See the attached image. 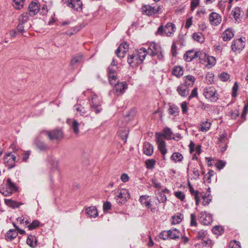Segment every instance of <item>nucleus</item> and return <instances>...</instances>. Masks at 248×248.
<instances>
[{
    "label": "nucleus",
    "mask_w": 248,
    "mask_h": 248,
    "mask_svg": "<svg viewBox=\"0 0 248 248\" xmlns=\"http://www.w3.org/2000/svg\"><path fill=\"white\" fill-rule=\"evenodd\" d=\"M30 15L26 12L21 15L18 18L19 23L16 29L20 33H23L28 30L31 27V24L29 22Z\"/></svg>",
    "instance_id": "f257e3e1"
},
{
    "label": "nucleus",
    "mask_w": 248,
    "mask_h": 248,
    "mask_svg": "<svg viewBox=\"0 0 248 248\" xmlns=\"http://www.w3.org/2000/svg\"><path fill=\"white\" fill-rule=\"evenodd\" d=\"M148 54L152 57H156L160 61L164 60L163 51L161 47L158 44L152 42L149 44Z\"/></svg>",
    "instance_id": "f03ea898"
},
{
    "label": "nucleus",
    "mask_w": 248,
    "mask_h": 248,
    "mask_svg": "<svg viewBox=\"0 0 248 248\" xmlns=\"http://www.w3.org/2000/svg\"><path fill=\"white\" fill-rule=\"evenodd\" d=\"M176 28L175 26L172 23H168L165 27L160 26L158 27L156 35H165L170 37L173 35Z\"/></svg>",
    "instance_id": "7ed1b4c3"
},
{
    "label": "nucleus",
    "mask_w": 248,
    "mask_h": 248,
    "mask_svg": "<svg viewBox=\"0 0 248 248\" xmlns=\"http://www.w3.org/2000/svg\"><path fill=\"white\" fill-rule=\"evenodd\" d=\"M114 194L116 202L121 204L125 203L130 197L129 191L126 189H119Z\"/></svg>",
    "instance_id": "20e7f679"
},
{
    "label": "nucleus",
    "mask_w": 248,
    "mask_h": 248,
    "mask_svg": "<svg viewBox=\"0 0 248 248\" xmlns=\"http://www.w3.org/2000/svg\"><path fill=\"white\" fill-rule=\"evenodd\" d=\"M17 190V187L10 178H8L6 180V187L0 189V192L5 196H10Z\"/></svg>",
    "instance_id": "39448f33"
},
{
    "label": "nucleus",
    "mask_w": 248,
    "mask_h": 248,
    "mask_svg": "<svg viewBox=\"0 0 248 248\" xmlns=\"http://www.w3.org/2000/svg\"><path fill=\"white\" fill-rule=\"evenodd\" d=\"M203 94L206 99L211 102H216L218 98L216 90L212 87L204 88L203 91Z\"/></svg>",
    "instance_id": "423d86ee"
},
{
    "label": "nucleus",
    "mask_w": 248,
    "mask_h": 248,
    "mask_svg": "<svg viewBox=\"0 0 248 248\" xmlns=\"http://www.w3.org/2000/svg\"><path fill=\"white\" fill-rule=\"evenodd\" d=\"M245 46V40L240 38L233 40L232 43L231 49L235 53L240 52L244 49Z\"/></svg>",
    "instance_id": "0eeeda50"
},
{
    "label": "nucleus",
    "mask_w": 248,
    "mask_h": 248,
    "mask_svg": "<svg viewBox=\"0 0 248 248\" xmlns=\"http://www.w3.org/2000/svg\"><path fill=\"white\" fill-rule=\"evenodd\" d=\"M90 104L91 108L94 110L96 113H98L101 111V102L97 95L93 94L92 95L91 99L90 100Z\"/></svg>",
    "instance_id": "6e6552de"
},
{
    "label": "nucleus",
    "mask_w": 248,
    "mask_h": 248,
    "mask_svg": "<svg viewBox=\"0 0 248 248\" xmlns=\"http://www.w3.org/2000/svg\"><path fill=\"white\" fill-rule=\"evenodd\" d=\"M149 198L148 196L142 195L140 197L139 201L141 204L148 210H150L151 212L155 213L157 211L156 208L153 206L151 201Z\"/></svg>",
    "instance_id": "1a4fd4ad"
},
{
    "label": "nucleus",
    "mask_w": 248,
    "mask_h": 248,
    "mask_svg": "<svg viewBox=\"0 0 248 248\" xmlns=\"http://www.w3.org/2000/svg\"><path fill=\"white\" fill-rule=\"evenodd\" d=\"M41 135H46L50 140H59L62 138L63 134L61 130H54L52 131H43Z\"/></svg>",
    "instance_id": "9d476101"
},
{
    "label": "nucleus",
    "mask_w": 248,
    "mask_h": 248,
    "mask_svg": "<svg viewBox=\"0 0 248 248\" xmlns=\"http://www.w3.org/2000/svg\"><path fill=\"white\" fill-rule=\"evenodd\" d=\"M16 157L11 153L6 154L4 157V162L8 169H10L15 166Z\"/></svg>",
    "instance_id": "9b49d317"
},
{
    "label": "nucleus",
    "mask_w": 248,
    "mask_h": 248,
    "mask_svg": "<svg viewBox=\"0 0 248 248\" xmlns=\"http://www.w3.org/2000/svg\"><path fill=\"white\" fill-rule=\"evenodd\" d=\"M43 135H41V133L39 136L37 137L34 141V143L36 148L41 151H46L49 149V147L42 140V137Z\"/></svg>",
    "instance_id": "f8f14e48"
},
{
    "label": "nucleus",
    "mask_w": 248,
    "mask_h": 248,
    "mask_svg": "<svg viewBox=\"0 0 248 248\" xmlns=\"http://www.w3.org/2000/svg\"><path fill=\"white\" fill-rule=\"evenodd\" d=\"M129 45L124 42L121 44L116 50L115 53L120 58H124L128 49Z\"/></svg>",
    "instance_id": "ddd939ff"
},
{
    "label": "nucleus",
    "mask_w": 248,
    "mask_h": 248,
    "mask_svg": "<svg viewBox=\"0 0 248 248\" xmlns=\"http://www.w3.org/2000/svg\"><path fill=\"white\" fill-rule=\"evenodd\" d=\"M127 62L132 67H136L141 63V61L139 60L135 52L131 54H129L127 58Z\"/></svg>",
    "instance_id": "4468645a"
},
{
    "label": "nucleus",
    "mask_w": 248,
    "mask_h": 248,
    "mask_svg": "<svg viewBox=\"0 0 248 248\" xmlns=\"http://www.w3.org/2000/svg\"><path fill=\"white\" fill-rule=\"evenodd\" d=\"M209 20L212 25L217 26L221 22V16L216 12H212L209 16Z\"/></svg>",
    "instance_id": "2eb2a0df"
},
{
    "label": "nucleus",
    "mask_w": 248,
    "mask_h": 248,
    "mask_svg": "<svg viewBox=\"0 0 248 248\" xmlns=\"http://www.w3.org/2000/svg\"><path fill=\"white\" fill-rule=\"evenodd\" d=\"M200 221L204 225H210L213 221L212 216L210 214H207L206 212H202L201 213Z\"/></svg>",
    "instance_id": "dca6fc26"
},
{
    "label": "nucleus",
    "mask_w": 248,
    "mask_h": 248,
    "mask_svg": "<svg viewBox=\"0 0 248 248\" xmlns=\"http://www.w3.org/2000/svg\"><path fill=\"white\" fill-rule=\"evenodd\" d=\"M200 53L199 52H194L193 50L188 51L184 54V59L186 62H189L192 61L195 58L199 57L200 59H201L202 56H200Z\"/></svg>",
    "instance_id": "f3484780"
},
{
    "label": "nucleus",
    "mask_w": 248,
    "mask_h": 248,
    "mask_svg": "<svg viewBox=\"0 0 248 248\" xmlns=\"http://www.w3.org/2000/svg\"><path fill=\"white\" fill-rule=\"evenodd\" d=\"M67 5L78 11L82 9V3L80 0H70L67 1Z\"/></svg>",
    "instance_id": "a211bd4d"
},
{
    "label": "nucleus",
    "mask_w": 248,
    "mask_h": 248,
    "mask_svg": "<svg viewBox=\"0 0 248 248\" xmlns=\"http://www.w3.org/2000/svg\"><path fill=\"white\" fill-rule=\"evenodd\" d=\"M234 35V32L233 30L228 28L222 33L221 37L224 41H228L233 37Z\"/></svg>",
    "instance_id": "6ab92c4d"
},
{
    "label": "nucleus",
    "mask_w": 248,
    "mask_h": 248,
    "mask_svg": "<svg viewBox=\"0 0 248 248\" xmlns=\"http://www.w3.org/2000/svg\"><path fill=\"white\" fill-rule=\"evenodd\" d=\"M113 86H114L115 92L117 94H123L124 91L127 88V85L125 82H117L116 84Z\"/></svg>",
    "instance_id": "aec40b11"
},
{
    "label": "nucleus",
    "mask_w": 248,
    "mask_h": 248,
    "mask_svg": "<svg viewBox=\"0 0 248 248\" xmlns=\"http://www.w3.org/2000/svg\"><path fill=\"white\" fill-rule=\"evenodd\" d=\"M39 3L36 2H31L29 6V13H28L31 16H34L36 15L39 10Z\"/></svg>",
    "instance_id": "412c9836"
},
{
    "label": "nucleus",
    "mask_w": 248,
    "mask_h": 248,
    "mask_svg": "<svg viewBox=\"0 0 248 248\" xmlns=\"http://www.w3.org/2000/svg\"><path fill=\"white\" fill-rule=\"evenodd\" d=\"M141 11L143 14H145L148 16H151L157 12L154 7L149 5H144L142 6Z\"/></svg>",
    "instance_id": "4be33fe9"
},
{
    "label": "nucleus",
    "mask_w": 248,
    "mask_h": 248,
    "mask_svg": "<svg viewBox=\"0 0 248 248\" xmlns=\"http://www.w3.org/2000/svg\"><path fill=\"white\" fill-rule=\"evenodd\" d=\"M168 236L169 239H177L179 238L181 234L180 231L177 229H172L168 231Z\"/></svg>",
    "instance_id": "5701e85b"
},
{
    "label": "nucleus",
    "mask_w": 248,
    "mask_h": 248,
    "mask_svg": "<svg viewBox=\"0 0 248 248\" xmlns=\"http://www.w3.org/2000/svg\"><path fill=\"white\" fill-rule=\"evenodd\" d=\"M135 52L136 55L138 56L139 60L141 61V63L143 62L146 56L148 54L147 50L145 48L143 47L136 50Z\"/></svg>",
    "instance_id": "b1692460"
},
{
    "label": "nucleus",
    "mask_w": 248,
    "mask_h": 248,
    "mask_svg": "<svg viewBox=\"0 0 248 248\" xmlns=\"http://www.w3.org/2000/svg\"><path fill=\"white\" fill-rule=\"evenodd\" d=\"M156 142L158 144V149L160 150L161 153L163 155H165L167 153V150L166 148V143L159 137H156Z\"/></svg>",
    "instance_id": "393cba45"
},
{
    "label": "nucleus",
    "mask_w": 248,
    "mask_h": 248,
    "mask_svg": "<svg viewBox=\"0 0 248 248\" xmlns=\"http://www.w3.org/2000/svg\"><path fill=\"white\" fill-rule=\"evenodd\" d=\"M173 133L172 131L170 128L166 127L163 130V133L162 134H158L156 133V135H158L157 137H159L162 139V137H164L166 139L169 140L172 138V135Z\"/></svg>",
    "instance_id": "a878e982"
},
{
    "label": "nucleus",
    "mask_w": 248,
    "mask_h": 248,
    "mask_svg": "<svg viewBox=\"0 0 248 248\" xmlns=\"http://www.w3.org/2000/svg\"><path fill=\"white\" fill-rule=\"evenodd\" d=\"M183 80L184 81V85L189 87H192L195 81V78L192 75H187L183 78Z\"/></svg>",
    "instance_id": "bb28decb"
},
{
    "label": "nucleus",
    "mask_w": 248,
    "mask_h": 248,
    "mask_svg": "<svg viewBox=\"0 0 248 248\" xmlns=\"http://www.w3.org/2000/svg\"><path fill=\"white\" fill-rule=\"evenodd\" d=\"M179 94L183 97H186L189 93L188 87L184 85H179L177 89Z\"/></svg>",
    "instance_id": "cd10ccee"
},
{
    "label": "nucleus",
    "mask_w": 248,
    "mask_h": 248,
    "mask_svg": "<svg viewBox=\"0 0 248 248\" xmlns=\"http://www.w3.org/2000/svg\"><path fill=\"white\" fill-rule=\"evenodd\" d=\"M86 214L91 217H95L98 216L97 210L95 206H90L86 208Z\"/></svg>",
    "instance_id": "c85d7f7f"
},
{
    "label": "nucleus",
    "mask_w": 248,
    "mask_h": 248,
    "mask_svg": "<svg viewBox=\"0 0 248 248\" xmlns=\"http://www.w3.org/2000/svg\"><path fill=\"white\" fill-rule=\"evenodd\" d=\"M144 154L150 156L153 153V146L149 143H145L143 146Z\"/></svg>",
    "instance_id": "c756f323"
},
{
    "label": "nucleus",
    "mask_w": 248,
    "mask_h": 248,
    "mask_svg": "<svg viewBox=\"0 0 248 248\" xmlns=\"http://www.w3.org/2000/svg\"><path fill=\"white\" fill-rule=\"evenodd\" d=\"M79 123L76 120H73L70 124V127L73 130L74 133L77 135L79 132Z\"/></svg>",
    "instance_id": "7c9ffc66"
},
{
    "label": "nucleus",
    "mask_w": 248,
    "mask_h": 248,
    "mask_svg": "<svg viewBox=\"0 0 248 248\" xmlns=\"http://www.w3.org/2000/svg\"><path fill=\"white\" fill-rule=\"evenodd\" d=\"M200 196L203 199L202 204L204 206L209 205L212 200L211 196L209 194L206 195L204 192L200 193Z\"/></svg>",
    "instance_id": "2f4dec72"
},
{
    "label": "nucleus",
    "mask_w": 248,
    "mask_h": 248,
    "mask_svg": "<svg viewBox=\"0 0 248 248\" xmlns=\"http://www.w3.org/2000/svg\"><path fill=\"white\" fill-rule=\"evenodd\" d=\"M5 203L7 206L13 208H18L20 205L23 204L22 202H17L8 199L5 200Z\"/></svg>",
    "instance_id": "473e14b6"
},
{
    "label": "nucleus",
    "mask_w": 248,
    "mask_h": 248,
    "mask_svg": "<svg viewBox=\"0 0 248 248\" xmlns=\"http://www.w3.org/2000/svg\"><path fill=\"white\" fill-rule=\"evenodd\" d=\"M192 37L195 41L199 43H203L204 42V37L202 32H194L192 35Z\"/></svg>",
    "instance_id": "72a5a7b5"
},
{
    "label": "nucleus",
    "mask_w": 248,
    "mask_h": 248,
    "mask_svg": "<svg viewBox=\"0 0 248 248\" xmlns=\"http://www.w3.org/2000/svg\"><path fill=\"white\" fill-rule=\"evenodd\" d=\"M172 74L173 75L180 78L183 75V69L180 66H175L173 68Z\"/></svg>",
    "instance_id": "f704fd0d"
},
{
    "label": "nucleus",
    "mask_w": 248,
    "mask_h": 248,
    "mask_svg": "<svg viewBox=\"0 0 248 248\" xmlns=\"http://www.w3.org/2000/svg\"><path fill=\"white\" fill-rule=\"evenodd\" d=\"M83 59V55L81 54H78L73 57L71 61V64L74 66L77 63H80L82 62Z\"/></svg>",
    "instance_id": "c9c22d12"
},
{
    "label": "nucleus",
    "mask_w": 248,
    "mask_h": 248,
    "mask_svg": "<svg viewBox=\"0 0 248 248\" xmlns=\"http://www.w3.org/2000/svg\"><path fill=\"white\" fill-rule=\"evenodd\" d=\"M184 157L183 155L179 152H175L172 154L170 159L175 163L181 162L183 160Z\"/></svg>",
    "instance_id": "e433bc0d"
},
{
    "label": "nucleus",
    "mask_w": 248,
    "mask_h": 248,
    "mask_svg": "<svg viewBox=\"0 0 248 248\" xmlns=\"http://www.w3.org/2000/svg\"><path fill=\"white\" fill-rule=\"evenodd\" d=\"M156 199L160 203H165L167 201L166 195L163 193V192L156 191Z\"/></svg>",
    "instance_id": "4c0bfd02"
},
{
    "label": "nucleus",
    "mask_w": 248,
    "mask_h": 248,
    "mask_svg": "<svg viewBox=\"0 0 248 248\" xmlns=\"http://www.w3.org/2000/svg\"><path fill=\"white\" fill-rule=\"evenodd\" d=\"M200 130L202 132L207 131L209 129L211 126V123L208 121L201 122L200 124Z\"/></svg>",
    "instance_id": "58836bf2"
},
{
    "label": "nucleus",
    "mask_w": 248,
    "mask_h": 248,
    "mask_svg": "<svg viewBox=\"0 0 248 248\" xmlns=\"http://www.w3.org/2000/svg\"><path fill=\"white\" fill-rule=\"evenodd\" d=\"M204 55V56H202L201 59H202V57H204L205 59V61L207 62V64L210 67H212L215 64L216 59L214 57L212 56H207L205 54Z\"/></svg>",
    "instance_id": "ea45409f"
},
{
    "label": "nucleus",
    "mask_w": 248,
    "mask_h": 248,
    "mask_svg": "<svg viewBox=\"0 0 248 248\" xmlns=\"http://www.w3.org/2000/svg\"><path fill=\"white\" fill-rule=\"evenodd\" d=\"M36 238L34 235H29L27 239V243L31 247H34L36 245Z\"/></svg>",
    "instance_id": "a19ab883"
},
{
    "label": "nucleus",
    "mask_w": 248,
    "mask_h": 248,
    "mask_svg": "<svg viewBox=\"0 0 248 248\" xmlns=\"http://www.w3.org/2000/svg\"><path fill=\"white\" fill-rule=\"evenodd\" d=\"M183 218V216L181 214L178 213L176 215L172 217V224H177L180 223Z\"/></svg>",
    "instance_id": "79ce46f5"
},
{
    "label": "nucleus",
    "mask_w": 248,
    "mask_h": 248,
    "mask_svg": "<svg viewBox=\"0 0 248 248\" xmlns=\"http://www.w3.org/2000/svg\"><path fill=\"white\" fill-rule=\"evenodd\" d=\"M74 108L77 112H79L81 116L85 115L87 112L85 108L79 104H77L75 105Z\"/></svg>",
    "instance_id": "37998d69"
},
{
    "label": "nucleus",
    "mask_w": 248,
    "mask_h": 248,
    "mask_svg": "<svg viewBox=\"0 0 248 248\" xmlns=\"http://www.w3.org/2000/svg\"><path fill=\"white\" fill-rule=\"evenodd\" d=\"M169 112L170 114L173 116H177L179 113V109L178 107L175 105H171L170 106Z\"/></svg>",
    "instance_id": "c03bdc74"
},
{
    "label": "nucleus",
    "mask_w": 248,
    "mask_h": 248,
    "mask_svg": "<svg viewBox=\"0 0 248 248\" xmlns=\"http://www.w3.org/2000/svg\"><path fill=\"white\" fill-rule=\"evenodd\" d=\"M228 115L232 119H236L239 115V112L237 109H234L228 112Z\"/></svg>",
    "instance_id": "a18cd8bd"
},
{
    "label": "nucleus",
    "mask_w": 248,
    "mask_h": 248,
    "mask_svg": "<svg viewBox=\"0 0 248 248\" xmlns=\"http://www.w3.org/2000/svg\"><path fill=\"white\" fill-rule=\"evenodd\" d=\"M108 78L110 84L112 86L116 84V83L118 82L116 74L109 75H108Z\"/></svg>",
    "instance_id": "49530a36"
},
{
    "label": "nucleus",
    "mask_w": 248,
    "mask_h": 248,
    "mask_svg": "<svg viewBox=\"0 0 248 248\" xmlns=\"http://www.w3.org/2000/svg\"><path fill=\"white\" fill-rule=\"evenodd\" d=\"M212 232L214 234L220 235L224 231L222 227L216 226L213 228Z\"/></svg>",
    "instance_id": "de8ad7c7"
},
{
    "label": "nucleus",
    "mask_w": 248,
    "mask_h": 248,
    "mask_svg": "<svg viewBox=\"0 0 248 248\" xmlns=\"http://www.w3.org/2000/svg\"><path fill=\"white\" fill-rule=\"evenodd\" d=\"M155 164V161L154 159H147L145 161L146 168L148 169H152L154 168Z\"/></svg>",
    "instance_id": "09e8293b"
},
{
    "label": "nucleus",
    "mask_w": 248,
    "mask_h": 248,
    "mask_svg": "<svg viewBox=\"0 0 248 248\" xmlns=\"http://www.w3.org/2000/svg\"><path fill=\"white\" fill-rule=\"evenodd\" d=\"M40 225V222L37 220H34L31 224L28 226L30 230H32L37 228Z\"/></svg>",
    "instance_id": "8fccbe9b"
},
{
    "label": "nucleus",
    "mask_w": 248,
    "mask_h": 248,
    "mask_svg": "<svg viewBox=\"0 0 248 248\" xmlns=\"http://www.w3.org/2000/svg\"><path fill=\"white\" fill-rule=\"evenodd\" d=\"M17 236V232L13 230H10L7 233V237L12 240L16 237Z\"/></svg>",
    "instance_id": "3c124183"
},
{
    "label": "nucleus",
    "mask_w": 248,
    "mask_h": 248,
    "mask_svg": "<svg viewBox=\"0 0 248 248\" xmlns=\"http://www.w3.org/2000/svg\"><path fill=\"white\" fill-rule=\"evenodd\" d=\"M200 0H191L190 10L193 11L200 4Z\"/></svg>",
    "instance_id": "603ef678"
},
{
    "label": "nucleus",
    "mask_w": 248,
    "mask_h": 248,
    "mask_svg": "<svg viewBox=\"0 0 248 248\" xmlns=\"http://www.w3.org/2000/svg\"><path fill=\"white\" fill-rule=\"evenodd\" d=\"M230 248H241L239 242L233 240L231 241L229 244Z\"/></svg>",
    "instance_id": "864d4df0"
},
{
    "label": "nucleus",
    "mask_w": 248,
    "mask_h": 248,
    "mask_svg": "<svg viewBox=\"0 0 248 248\" xmlns=\"http://www.w3.org/2000/svg\"><path fill=\"white\" fill-rule=\"evenodd\" d=\"M175 196L180 199L181 201H183L185 199V195L184 194V192L178 191L175 192L174 194Z\"/></svg>",
    "instance_id": "5fc2aeb1"
},
{
    "label": "nucleus",
    "mask_w": 248,
    "mask_h": 248,
    "mask_svg": "<svg viewBox=\"0 0 248 248\" xmlns=\"http://www.w3.org/2000/svg\"><path fill=\"white\" fill-rule=\"evenodd\" d=\"M219 78L222 81H226L230 78V75L227 73H222L220 76Z\"/></svg>",
    "instance_id": "6e6d98bb"
},
{
    "label": "nucleus",
    "mask_w": 248,
    "mask_h": 248,
    "mask_svg": "<svg viewBox=\"0 0 248 248\" xmlns=\"http://www.w3.org/2000/svg\"><path fill=\"white\" fill-rule=\"evenodd\" d=\"M168 233V231H163L160 233L159 237V238L162 239L164 240H167L169 239V236H168L167 235Z\"/></svg>",
    "instance_id": "4d7b16f0"
},
{
    "label": "nucleus",
    "mask_w": 248,
    "mask_h": 248,
    "mask_svg": "<svg viewBox=\"0 0 248 248\" xmlns=\"http://www.w3.org/2000/svg\"><path fill=\"white\" fill-rule=\"evenodd\" d=\"M197 225V223L196 216L194 214H191L190 215V225L192 226H196Z\"/></svg>",
    "instance_id": "13d9d810"
},
{
    "label": "nucleus",
    "mask_w": 248,
    "mask_h": 248,
    "mask_svg": "<svg viewBox=\"0 0 248 248\" xmlns=\"http://www.w3.org/2000/svg\"><path fill=\"white\" fill-rule=\"evenodd\" d=\"M226 165L225 161L220 160L216 163V167L219 170L222 169Z\"/></svg>",
    "instance_id": "bf43d9fd"
},
{
    "label": "nucleus",
    "mask_w": 248,
    "mask_h": 248,
    "mask_svg": "<svg viewBox=\"0 0 248 248\" xmlns=\"http://www.w3.org/2000/svg\"><path fill=\"white\" fill-rule=\"evenodd\" d=\"M117 67L109 66L108 69V75L116 74V71Z\"/></svg>",
    "instance_id": "052dcab7"
},
{
    "label": "nucleus",
    "mask_w": 248,
    "mask_h": 248,
    "mask_svg": "<svg viewBox=\"0 0 248 248\" xmlns=\"http://www.w3.org/2000/svg\"><path fill=\"white\" fill-rule=\"evenodd\" d=\"M232 14L233 15V17L235 19V20H237L238 18H239L240 16V8H235L232 11Z\"/></svg>",
    "instance_id": "680f3d73"
},
{
    "label": "nucleus",
    "mask_w": 248,
    "mask_h": 248,
    "mask_svg": "<svg viewBox=\"0 0 248 248\" xmlns=\"http://www.w3.org/2000/svg\"><path fill=\"white\" fill-rule=\"evenodd\" d=\"M207 234V232L204 230H201L198 232L197 238L198 239H203Z\"/></svg>",
    "instance_id": "e2e57ef3"
},
{
    "label": "nucleus",
    "mask_w": 248,
    "mask_h": 248,
    "mask_svg": "<svg viewBox=\"0 0 248 248\" xmlns=\"http://www.w3.org/2000/svg\"><path fill=\"white\" fill-rule=\"evenodd\" d=\"M188 185L189 190L191 195L194 196V197L196 195H197L198 196L200 195V193L199 192V191L197 190L195 191L192 186L189 183Z\"/></svg>",
    "instance_id": "0e129e2a"
},
{
    "label": "nucleus",
    "mask_w": 248,
    "mask_h": 248,
    "mask_svg": "<svg viewBox=\"0 0 248 248\" xmlns=\"http://www.w3.org/2000/svg\"><path fill=\"white\" fill-rule=\"evenodd\" d=\"M181 107L183 113H186L187 111V103L186 101L182 102L181 104Z\"/></svg>",
    "instance_id": "69168bd1"
},
{
    "label": "nucleus",
    "mask_w": 248,
    "mask_h": 248,
    "mask_svg": "<svg viewBox=\"0 0 248 248\" xmlns=\"http://www.w3.org/2000/svg\"><path fill=\"white\" fill-rule=\"evenodd\" d=\"M152 182L154 187L156 188L160 189L162 187L161 183L157 181L156 179H152Z\"/></svg>",
    "instance_id": "338daca9"
},
{
    "label": "nucleus",
    "mask_w": 248,
    "mask_h": 248,
    "mask_svg": "<svg viewBox=\"0 0 248 248\" xmlns=\"http://www.w3.org/2000/svg\"><path fill=\"white\" fill-rule=\"evenodd\" d=\"M176 48H177V46H176L175 43H173V44L171 46V54H172V55L173 57H175L176 55V54H177Z\"/></svg>",
    "instance_id": "774afa93"
}]
</instances>
